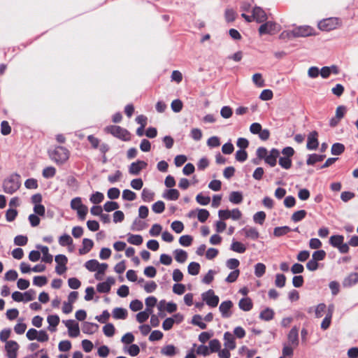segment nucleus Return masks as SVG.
I'll use <instances>...</instances> for the list:
<instances>
[{"label": "nucleus", "mask_w": 358, "mask_h": 358, "mask_svg": "<svg viewBox=\"0 0 358 358\" xmlns=\"http://www.w3.org/2000/svg\"><path fill=\"white\" fill-rule=\"evenodd\" d=\"M314 29L308 25H303L295 27L291 31H286L281 33L280 37L281 38H297V37H307L315 34Z\"/></svg>", "instance_id": "1"}, {"label": "nucleus", "mask_w": 358, "mask_h": 358, "mask_svg": "<svg viewBox=\"0 0 358 358\" xmlns=\"http://www.w3.org/2000/svg\"><path fill=\"white\" fill-rule=\"evenodd\" d=\"M3 189L6 193L13 194L20 187V177L17 174H13L3 181Z\"/></svg>", "instance_id": "2"}, {"label": "nucleus", "mask_w": 358, "mask_h": 358, "mask_svg": "<svg viewBox=\"0 0 358 358\" xmlns=\"http://www.w3.org/2000/svg\"><path fill=\"white\" fill-rule=\"evenodd\" d=\"M50 157L57 164H62L68 160L69 152L65 148L58 146L50 153Z\"/></svg>", "instance_id": "3"}, {"label": "nucleus", "mask_w": 358, "mask_h": 358, "mask_svg": "<svg viewBox=\"0 0 358 358\" xmlns=\"http://www.w3.org/2000/svg\"><path fill=\"white\" fill-rule=\"evenodd\" d=\"M71 208L72 210H76L78 217L80 220H84L88 213L87 207L82 202L80 197H76L71 201Z\"/></svg>", "instance_id": "4"}, {"label": "nucleus", "mask_w": 358, "mask_h": 358, "mask_svg": "<svg viewBox=\"0 0 358 358\" xmlns=\"http://www.w3.org/2000/svg\"><path fill=\"white\" fill-rule=\"evenodd\" d=\"M105 131L124 141H129L130 138L129 131L120 126H108L105 128Z\"/></svg>", "instance_id": "5"}, {"label": "nucleus", "mask_w": 358, "mask_h": 358, "mask_svg": "<svg viewBox=\"0 0 358 358\" xmlns=\"http://www.w3.org/2000/svg\"><path fill=\"white\" fill-rule=\"evenodd\" d=\"M341 25V20L337 17H329L318 23V28L324 31L334 30Z\"/></svg>", "instance_id": "6"}, {"label": "nucleus", "mask_w": 358, "mask_h": 358, "mask_svg": "<svg viewBox=\"0 0 358 358\" xmlns=\"http://www.w3.org/2000/svg\"><path fill=\"white\" fill-rule=\"evenodd\" d=\"M280 25L271 21L266 22L262 24L259 28V33L260 35L270 34L273 35L280 30Z\"/></svg>", "instance_id": "7"}, {"label": "nucleus", "mask_w": 358, "mask_h": 358, "mask_svg": "<svg viewBox=\"0 0 358 358\" xmlns=\"http://www.w3.org/2000/svg\"><path fill=\"white\" fill-rule=\"evenodd\" d=\"M344 237L341 235L331 236L329 238L330 244L338 249L341 253H347L349 251V246L343 243Z\"/></svg>", "instance_id": "8"}, {"label": "nucleus", "mask_w": 358, "mask_h": 358, "mask_svg": "<svg viewBox=\"0 0 358 358\" xmlns=\"http://www.w3.org/2000/svg\"><path fill=\"white\" fill-rule=\"evenodd\" d=\"M55 260L57 264L55 267L57 273L59 275L63 274L66 271V264L68 262L67 257L64 255H58L55 256Z\"/></svg>", "instance_id": "9"}, {"label": "nucleus", "mask_w": 358, "mask_h": 358, "mask_svg": "<svg viewBox=\"0 0 358 358\" xmlns=\"http://www.w3.org/2000/svg\"><path fill=\"white\" fill-rule=\"evenodd\" d=\"M5 349L8 358H16L19 345L16 341H8L6 343Z\"/></svg>", "instance_id": "10"}, {"label": "nucleus", "mask_w": 358, "mask_h": 358, "mask_svg": "<svg viewBox=\"0 0 358 358\" xmlns=\"http://www.w3.org/2000/svg\"><path fill=\"white\" fill-rule=\"evenodd\" d=\"M203 299L211 307H216L219 303V297L211 289L203 294Z\"/></svg>", "instance_id": "11"}, {"label": "nucleus", "mask_w": 358, "mask_h": 358, "mask_svg": "<svg viewBox=\"0 0 358 358\" xmlns=\"http://www.w3.org/2000/svg\"><path fill=\"white\" fill-rule=\"evenodd\" d=\"M65 325L68 329L69 335L70 337H77L80 334V329L78 323H76L73 320H66Z\"/></svg>", "instance_id": "12"}, {"label": "nucleus", "mask_w": 358, "mask_h": 358, "mask_svg": "<svg viewBox=\"0 0 358 358\" xmlns=\"http://www.w3.org/2000/svg\"><path fill=\"white\" fill-rule=\"evenodd\" d=\"M115 282V279L113 277H108L105 282L97 285L96 289L100 293H108L110 290L111 285H113Z\"/></svg>", "instance_id": "13"}, {"label": "nucleus", "mask_w": 358, "mask_h": 358, "mask_svg": "<svg viewBox=\"0 0 358 358\" xmlns=\"http://www.w3.org/2000/svg\"><path fill=\"white\" fill-rule=\"evenodd\" d=\"M147 166V163L144 161L138 160L136 162L131 164L129 168V171L131 175H138L140 171Z\"/></svg>", "instance_id": "14"}, {"label": "nucleus", "mask_w": 358, "mask_h": 358, "mask_svg": "<svg viewBox=\"0 0 358 358\" xmlns=\"http://www.w3.org/2000/svg\"><path fill=\"white\" fill-rule=\"evenodd\" d=\"M233 306V303L228 300L221 303L219 307V310L222 314V316L224 318H228L231 315V309Z\"/></svg>", "instance_id": "15"}, {"label": "nucleus", "mask_w": 358, "mask_h": 358, "mask_svg": "<svg viewBox=\"0 0 358 358\" xmlns=\"http://www.w3.org/2000/svg\"><path fill=\"white\" fill-rule=\"evenodd\" d=\"M279 156H280L279 150L275 148H273L269 152L267 157L264 159L265 162L266 164H268L269 166L273 167L276 165L277 159L279 157Z\"/></svg>", "instance_id": "16"}, {"label": "nucleus", "mask_w": 358, "mask_h": 358, "mask_svg": "<svg viewBox=\"0 0 358 358\" xmlns=\"http://www.w3.org/2000/svg\"><path fill=\"white\" fill-rule=\"evenodd\" d=\"M317 132L314 131L310 132L308 136V141L306 147L308 150H316L318 147Z\"/></svg>", "instance_id": "17"}, {"label": "nucleus", "mask_w": 358, "mask_h": 358, "mask_svg": "<svg viewBox=\"0 0 358 358\" xmlns=\"http://www.w3.org/2000/svg\"><path fill=\"white\" fill-rule=\"evenodd\" d=\"M289 345L296 348L299 345V330L296 327H294L288 334Z\"/></svg>", "instance_id": "18"}, {"label": "nucleus", "mask_w": 358, "mask_h": 358, "mask_svg": "<svg viewBox=\"0 0 358 358\" xmlns=\"http://www.w3.org/2000/svg\"><path fill=\"white\" fill-rule=\"evenodd\" d=\"M224 345L225 348L230 350H234L236 347L235 338L230 332H225L224 334Z\"/></svg>", "instance_id": "19"}, {"label": "nucleus", "mask_w": 358, "mask_h": 358, "mask_svg": "<svg viewBox=\"0 0 358 358\" xmlns=\"http://www.w3.org/2000/svg\"><path fill=\"white\" fill-rule=\"evenodd\" d=\"M252 17L257 22H263L266 20L267 17L265 12L260 7H255L252 10Z\"/></svg>", "instance_id": "20"}, {"label": "nucleus", "mask_w": 358, "mask_h": 358, "mask_svg": "<svg viewBox=\"0 0 358 358\" xmlns=\"http://www.w3.org/2000/svg\"><path fill=\"white\" fill-rule=\"evenodd\" d=\"M180 196V193L176 189H169L166 190L162 195V197L165 199L170 201L177 200Z\"/></svg>", "instance_id": "21"}, {"label": "nucleus", "mask_w": 358, "mask_h": 358, "mask_svg": "<svg viewBox=\"0 0 358 358\" xmlns=\"http://www.w3.org/2000/svg\"><path fill=\"white\" fill-rule=\"evenodd\" d=\"M94 243L91 239L84 238L83 240V246L79 249V253L80 255L87 254L93 248Z\"/></svg>", "instance_id": "22"}, {"label": "nucleus", "mask_w": 358, "mask_h": 358, "mask_svg": "<svg viewBox=\"0 0 358 358\" xmlns=\"http://www.w3.org/2000/svg\"><path fill=\"white\" fill-rule=\"evenodd\" d=\"M47 321L49 324L48 330L52 332L56 331V327L59 322V317L56 315H49L47 318Z\"/></svg>", "instance_id": "23"}, {"label": "nucleus", "mask_w": 358, "mask_h": 358, "mask_svg": "<svg viewBox=\"0 0 358 358\" xmlns=\"http://www.w3.org/2000/svg\"><path fill=\"white\" fill-rule=\"evenodd\" d=\"M358 282V273H352L343 282L344 287H350Z\"/></svg>", "instance_id": "24"}, {"label": "nucleus", "mask_w": 358, "mask_h": 358, "mask_svg": "<svg viewBox=\"0 0 358 358\" xmlns=\"http://www.w3.org/2000/svg\"><path fill=\"white\" fill-rule=\"evenodd\" d=\"M243 231L245 233V237L251 238L252 240L257 239L259 236L258 231L253 227H245L244 229H243Z\"/></svg>", "instance_id": "25"}, {"label": "nucleus", "mask_w": 358, "mask_h": 358, "mask_svg": "<svg viewBox=\"0 0 358 358\" xmlns=\"http://www.w3.org/2000/svg\"><path fill=\"white\" fill-rule=\"evenodd\" d=\"M238 306L244 311H249L252 308V302L250 298H243L239 301Z\"/></svg>", "instance_id": "26"}, {"label": "nucleus", "mask_w": 358, "mask_h": 358, "mask_svg": "<svg viewBox=\"0 0 358 358\" xmlns=\"http://www.w3.org/2000/svg\"><path fill=\"white\" fill-rule=\"evenodd\" d=\"M175 259L179 263H184L187 259V253L181 249H176L174 252Z\"/></svg>", "instance_id": "27"}, {"label": "nucleus", "mask_w": 358, "mask_h": 358, "mask_svg": "<svg viewBox=\"0 0 358 358\" xmlns=\"http://www.w3.org/2000/svg\"><path fill=\"white\" fill-rule=\"evenodd\" d=\"M98 329V325L94 323L85 322L83 326V331L85 334H92Z\"/></svg>", "instance_id": "28"}, {"label": "nucleus", "mask_w": 358, "mask_h": 358, "mask_svg": "<svg viewBox=\"0 0 358 358\" xmlns=\"http://www.w3.org/2000/svg\"><path fill=\"white\" fill-rule=\"evenodd\" d=\"M38 248L43 254L42 261L46 263H51L52 262V256L49 253V249L47 246H40Z\"/></svg>", "instance_id": "29"}, {"label": "nucleus", "mask_w": 358, "mask_h": 358, "mask_svg": "<svg viewBox=\"0 0 358 358\" xmlns=\"http://www.w3.org/2000/svg\"><path fill=\"white\" fill-rule=\"evenodd\" d=\"M161 352L166 356L172 357L177 353V350L174 345H168L162 348Z\"/></svg>", "instance_id": "30"}, {"label": "nucleus", "mask_w": 358, "mask_h": 358, "mask_svg": "<svg viewBox=\"0 0 358 358\" xmlns=\"http://www.w3.org/2000/svg\"><path fill=\"white\" fill-rule=\"evenodd\" d=\"M127 315V311L122 308H115L113 311V316L115 319H125Z\"/></svg>", "instance_id": "31"}, {"label": "nucleus", "mask_w": 358, "mask_h": 358, "mask_svg": "<svg viewBox=\"0 0 358 358\" xmlns=\"http://www.w3.org/2000/svg\"><path fill=\"white\" fill-rule=\"evenodd\" d=\"M230 249L236 252L243 253L246 250V247L239 241H233Z\"/></svg>", "instance_id": "32"}, {"label": "nucleus", "mask_w": 358, "mask_h": 358, "mask_svg": "<svg viewBox=\"0 0 358 358\" xmlns=\"http://www.w3.org/2000/svg\"><path fill=\"white\" fill-rule=\"evenodd\" d=\"M127 241L130 244L140 245L143 243V238L141 235L129 234L128 235Z\"/></svg>", "instance_id": "33"}, {"label": "nucleus", "mask_w": 358, "mask_h": 358, "mask_svg": "<svg viewBox=\"0 0 358 358\" xmlns=\"http://www.w3.org/2000/svg\"><path fill=\"white\" fill-rule=\"evenodd\" d=\"M273 310L271 308H267L260 313L259 318L265 321H269L271 319H273Z\"/></svg>", "instance_id": "34"}, {"label": "nucleus", "mask_w": 358, "mask_h": 358, "mask_svg": "<svg viewBox=\"0 0 358 358\" xmlns=\"http://www.w3.org/2000/svg\"><path fill=\"white\" fill-rule=\"evenodd\" d=\"M229 201L235 204H238L242 202L243 195L239 192H232L229 198Z\"/></svg>", "instance_id": "35"}, {"label": "nucleus", "mask_w": 358, "mask_h": 358, "mask_svg": "<svg viewBox=\"0 0 358 358\" xmlns=\"http://www.w3.org/2000/svg\"><path fill=\"white\" fill-rule=\"evenodd\" d=\"M266 272V266L263 263H257L255 266V275L257 278H261Z\"/></svg>", "instance_id": "36"}, {"label": "nucleus", "mask_w": 358, "mask_h": 358, "mask_svg": "<svg viewBox=\"0 0 358 358\" xmlns=\"http://www.w3.org/2000/svg\"><path fill=\"white\" fill-rule=\"evenodd\" d=\"M324 155H319L317 154L310 155L306 161V163L308 165H313V164H315L316 162L322 161L324 159Z\"/></svg>", "instance_id": "37"}, {"label": "nucleus", "mask_w": 358, "mask_h": 358, "mask_svg": "<svg viewBox=\"0 0 358 358\" xmlns=\"http://www.w3.org/2000/svg\"><path fill=\"white\" fill-rule=\"evenodd\" d=\"M188 273L190 275H196L199 274L200 271V265L196 262H191L187 267Z\"/></svg>", "instance_id": "38"}, {"label": "nucleus", "mask_w": 358, "mask_h": 358, "mask_svg": "<svg viewBox=\"0 0 358 358\" xmlns=\"http://www.w3.org/2000/svg\"><path fill=\"white\" fill-rule=\"evenodd\" d=\"M306 215V211L304 210H300L294 212L292 215V220L294 222H297L303 220Z\"/></svg>", "instance_id": "39"}, {"label": "nucleus", "mask_w": 358, "mask_h": 358, "mask_svg": "<svg viewBox=\"0 0 358 358\" xmlns=\"http://www.w3.org/2000/svg\"><path fill=\"white\" fill-rule=\"evenodd\" d=\"M103 199V194L99 192H96L91 195L90 200L92 203L98 204L102 202Z\"/></svg>", "instance_id": "40"}, {"label": "nucleus", "mask_w": 358, "mask_h": 358, "mask_svg": "<svg viewBox=\"0 0 358 358\" xmlns=\"http://www.w3.org/2000/svg\"><path fill=\"white\" fill-rule=\"evenodd\" d=\"M59 243L62 246L70 245L73 243V240L69 234H64L59 238Z\"/></svg>", "instance_id": "41"}, {"label": "nucleus", "mask_w": 358, "mask_h": 358, "mask_svg": "<svg viewBox=\"0 0 358 358\" xmlns=\"http://www.w3.org/2000/svg\"><path fill=\"white\" fill-rule=\"evenodd\" d=\"M208 348L210 352H218L221 348V344L217 339H213L209 342Z\"/></svg>", "instance_id": "42"}, {"label": "nucleus", "mask_w": 358, "mask_h": 358, "mask_svg": "<svg viewBox=\"0 0 358 358\" xmlns=\"http://www.w3.org/2000/svg\"><path fill=\"white\" fill-rule=\"evenodd\" d=\"M345 147L341 143H334L331 147V154L334 155H339L343 152Z\"/></svg>", "instance_id": "43"}, {"label": "nucleus", "mask_w": 358, "mask_h": 358, "mask_svg": "<svg viewBox=\"0 0 358 358\" xmlns=\"http://www.w3.org/2000/svg\"><path fill=\"white\" fill-rule=\"evenodd\" d=\"M56 173V169L53 166H48L43 170V176L45 178H50L55 176Z\"/></svg>", "instance_id": "44"}, {"label": "nucleus", "mask_w": 358, "mask_h": 358, "mask_svg": "<svg viewBox=\"0 0 358 358\" xmlns=\"http://www.w3.org/2000/svg\"><path fill=\"white\" fill-rule=\"evenodd\" d=\"M252 81L258 87H262L264 86V80L261 73H255L252 76Z\"/></svg>", "instance_id": "45"}, {"label": "nucleus", "mask_w": 358, "mask_h": 358, "mask_svg": "<svg viewBox=\"0 0 358 358\" xmlns=\"http://www.w3.org/2000/svg\"><path fill=\"white\" fill-rule=\"evenodd\" d=\"M290 231V229L288 227H275L273 231V234L275 236H281Z\"/></svg>", "instance_id": "46"}, {"label": "nucleus", "mask_w": 358, "mask_h": 358, "mask_svg": "<svg viewBox=\"0 0 358 358\" xmlns=\"http://www.w3.org/2000/svg\"><path fill=\"white\" fill-rule=\"evenodd\" d=\"M99 262L96 259H91L87 261L85 263V267L90 271H95L97 269L98 266H99Z\"/></svg>", "instance_id": "47"}, {"label": "nucleus", "mask_w": 358, "mask_h": 358, "mask_svg": "<svg viewBox=\"0 0 358 358\" xmlns=\"http://www.w3.org/2000/svg\"><path fill=\"white\" fill-rule=\"evenodd\" d=\"M192 322L193 324L199 327L201 329H206V324L202 322V317L199 315H196L193 317Z\"/></svg>", "instance_id": "48"}, {"label": "nucleus", "mask_w": 358, "mask_h": 358, "mask_svg": "<svg viewBox=\"0 0 358 358\" xmlns=\"http://www.w3.org/2000/svg\"><path fill=\"white\" fill-rule=\"evenodd\" d=\"M192 237L189 235H183L180 237L179 243L181 245L187 247L189 246L192 243Z\"/></svg>", "instance_id": "49"}, {"label": "nucleus", "mask_w": 358, "mask_h": 358, "mask_svg": "<svg viewBox=\"0 0 358 358\" xmlns=\"http://www.w3.org/2000/svg\"><path fill=\"white\" fill-rule=\"evenodd\" d=\"M104 334L108 337H111L115 334V327L113 324L108 323L103 327Z\"/></svg>", "instance_id": "50"}, {"label": "nucleus", "mask_w": 358, "mask_h": 358, "mask_svg": "<svg viewBox=\"0 0 358 358\" xmlns=\"http://www.w3.org/2000/svg\"><path fill=\"white\" fill-rule=\"evenodd\" d=\"M286 278L283 274L278 273L275 275V285L278 287H283L285 285Z\"/></svg>", "instance_id": "51"}, {"label": "nucleus", "mask_w": 358, "mask_h": 358, "mask_svg": "<svg viewBox=\"0 0 358 358\" xmlns=\"http://www.w3.org/2000/svg\"><path fill=\"white\" fill-rule=\"evenodd\" d=\"M326 257V252L323 250L315 251L312 255V259L316 262L323 260Z\"/></svg>", "instance_id": "52"}, {"label": "nucleus", "mask_w": 358, "mask_h": 358, "mask_svg": "<svg viewBox=\"0 0 358 358\" xmlns=\"http://www.w3.org/2000/svg\"><path fill=\"white\" fill-rule=\"evenodd\" d=\"M152 209L156 213H162L165 209L164 203L162 201H157L152 205Z\"/></svg>", "instance_id": "53"}, {"label": "nucleus", "mask_w": 358, "mask_h": 358, "mask_svg": "<svg viewBox=\"0 0 358 358\" xmlns=\"http://www.w3.org/2000/svg\"><path fill=\"white\" fill-rule=\"evenodd\" d=\"M136 197V194L129 190V189H124L122 192V199L126 201H134Z\"/></svg>", "instance_id": "54"}, {"label": "nucleus", "mask_w": 358, "mask_h": 358, "mask_svg": "<svg viewBox=\"0 0 358 358\" xmlns=\"http://www.w3.org/2000/svg\"><path fill=\"white\" fill-rule=\"evenodd\" d=\"M171 229L177 234L181 233L184 229V225L180 221H174L171 223Z\"/></svg>", "instance_id": "55"}, {"label": "nucleus", "mask_w": 358, "mask_h": 358, "mask_svg": "<svg viewBox=\"0 0 358 358\" xmlns=\"http://www.w3.org/2000/svg\"><path fill=\"white\" fill-rule=\"evenodd\" d=\"M103 208L106 212H110L118 209L119 205L117 202L115 201H107L104 204Z\"/></svg>", "instance_id": "56"}, {"label": "nucleus", "mask_w": 358, "mask_h": 358, "mask_svg": "<svg viewBox=\"0 0 358 358\" xmlns=\"http://www.w3.org/2000/svg\"><path fill=\"white\" fill-rule=\"evenodd\" d=\"M196 201L201 205L206 206L210 201V198L207 196H203L202 194H199L196 196Z\"/></svg>", "instance_id": "57"}, {"label": "nucleus", "mask_w": 358, "mask_h": 358, "mask_svg": "<svg viewBox=\"0 0 358 358\" xmlns=\"http://www.w3.org/2000/svg\"><path fill=\"white\" fill-rule=\"evenodd\" d=\"M209 212L206 209H199L198 210L197 217L201 222H204L209 217Z\"/></svg>", "instance_id": "58"}, {"label": "nucleus", "mask_w": 358, "mask_h": 358, "mask_svg": "<svg viewBox=\"0 0 358 358\" xmlns=\"http://www.w3.org/2000/svg\"><path fill=\"white\" fill-rule=\"evenodd\" d=\"M266 214L263 211L256 213L253 216V220L256 223L262 224L265 220Z\"/></svg>", "instance_id": "59"}, {"label": "nucleus", "mask_w": 358, "mask_h": 358, "mask_svg": "<svg viewBox=\"0 0 358 358\" xmlns=\"http://www.w3.org/2000/svg\"><path fill=\"white\" fill-rule=\"evenodd\" d=\"M143 307V303L138 299L133 300L129 305L131 310L134 312L141 310Z\"/></svg>", "instance_id": "60"}, {"label": "nucleus", "mask_w": 358, "mask_h": 358, "mask_svg": "<svg viewBox=\"0 0 358 358\" xmlns=\"http://www.w3.org/2000/svg\"><path fill=\"white\" fill-rule=\"evenodd\" d=\"M279 164L285 169H289L292 166V160L288 157H280Z\"/></svg>", "instance_id": "61"}, {"label": "nucleus", "mask_w": 358, "mask_h": 358, "mask_svg": "<svg viewBox=\"0 0 358 358\" xmlns=\"http://www.w3.org/2000/svg\"><path fill=\"white\" fill-rule=\"evenodd\" d=\"M273 96V92L271 90H264L259 96V99L263 101L271 100Z\"/></svg>", "instance_id": "62"}, {"label": "nucleus", "mask_w": 358, "mask_h": 358, "mask_svg": "<svg viewBox=\"0 0 358 358\" xmlns=\"http://www.w3.org/2000/svg\"><path fill=\"white\" fill-rule=\"evenodd\" d=\"M233 114L232 109L229 106H223L220 110V115L223 118L228 119Z\"/></svg>", "instance_id": "63"}, {"label": "nucleus", "mask_w": 358, "mask_h": 358, "mask_svg": "<svg viewBox=\"0 0 358 358\" xmlns=\"http://www.w3.org/2000/svg\"><path fill=\"white\" fill-rule=\"evenodd\" d=\"M120 192L119 189L116 187L110 188L108 190L107 195L108 197L110 199H115L120 196Z\"/></svg>", "instance_id": "64"}]
</instances>
